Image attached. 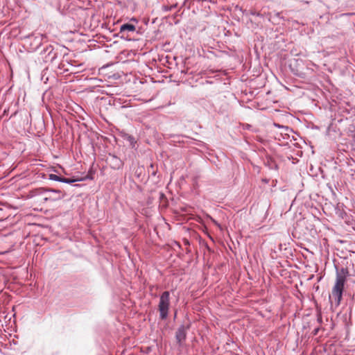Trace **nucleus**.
Returning <instances> with one entry per match:
<instances>
[{
	"instance_id": "f257e3e1",
	"label": "nucleus",
	"mask_w": 355,
	"mask_h": 355,
	"mask_svg": "<svg viewBox=\"0 0 355 355\" xmlns=\"http://www.w3.org/2000/svg\"><path fill=\"white\" fill-rule=\"evenodd\" d=\"M349 271L347 268L342 267L340 269L336 268V278L335 285L332 288L331 293L329 295V301L331 307L339 306L344 291V286L346 282Z\"/></svg>"
},
{
	"instance_id": "6e6552de",
	"label": "nucleus",
	"mask_w": 355,
	"mask_h": 355,
	"mask_svg": "<svg viewBox=\"0 0 355 355\" xmlns=\"http://www.w3.org/2000/svg\"><path fill=\"white\" fill-rule=\"evenodd\" d=\"M46 193H61V191L59 189H47L44 187H38L34 189H32L30 191V194L32 197L36 196H41Z\"/></svg>"
},
{
	"instance_id": "4be33fe9",
	"label": "nucleus",
	"mask_w": 355,
	"mask_h": 355,
	"mask_svg": "<svg viewBox=\"0 0 355 355\" xmlns=\"http://www.w3.org/2000/svg\"><path fill=\"white\" fill-rule=\"evenodd\" d=\"M151 80L153 83H155V81L154 80L153 78H150Z\"/></svg>"
},
{
	"instance_id": "aec40b11",
	"label": "nucleus",
	"mask_w": 355,
	"mask_h": 355,
	"mask_svg": "<svg viewBox=\"0 0 355 355\" xmlns=\"http://www.w3.org/2000/svg\"><path fill=\"white\" fill-rule=\"evenodd\" d=\"M154 23H155V18L152 19V24H154Z\"/></svg>"
},
{
	"instance_id": "9b49d317",
	"label": "nucleus",
	"mask_w": 355,
	"mask_h": 355,
	"mask_svg": "<svg viewBox=\"0 0 355 355\" xmlns=\"http://www.w3.org/2000/svg\"><path fill=\"white\" fill-rule=\"evenodd\" d=\"M62 178H63V176L58 175H56V174L51 173V174L49 175V179L50 180H53V181H57V182H62Z\"/></svg>"
},
{
	"instance_id": "a878e982",
	"label": "nucleus",
	"mask_w": 355,
	"mask_h": 355,
	"mask_svg": "<svg viewBox=\"0 0 355 355\" xmlns=\"http://www.w3.org/2000/svg\"><path fill=\"white\" fill-rule=\"evenodd\" d=\"M150 167H152V168L153 167V164H150Z\"/></svg>"
},
{
	"instance_id": "2eb2a0df",
	"label": "nucleus",
	"mask_w": 355,
	"mask_h": 355,
	"mask_svg": "<svg viewBox=\"0 0 355 355\" xmlns=\"http://www.w3.org/2000/svg\"><path fill=\"white\" fill-rule=\"evenodd\" d=\"M274 125L278 128H282V129H284L286 130H290V128L288 127V126H285V125H280V124H278V123H274Z\"/></svg>"
},
{
	"instance_id": "ddd939ff",
	"label": "nucleus",
	"mask_w": 355,
	"mask_h": 355,
	"mask_svg": "<svg viewBox=\"0 0 355 355\" xmlns=\"http://www.w3.org/2000/svg\"><path fill=\"white\" fill-rule=\"evenodd\" d=\"M78 181H80V178L75 179V178H67L63 177L62 182L71 184H73L76 182H78Z\"/></svg>"
},
{
	"instance_id": "20e7f679",
	"label": "nucleus",
	"mask_w": 355,
	"mask_h": 355,
	"mask_svg": "<svg viewBox=\"0 0 355 355\" xmlns=\"http://www.w3.org/2000/svg\"><path fill=\"white\" fill-rule=\"evenodd\" d=\"M41 53L45 54L44 57V62H49L51 63H53L55 61L58 55V51H55L51 45H48Z\"/></svg>"
},
{
	"instance_id": "6ab92c4d",
	"label": "nucleus",
	"mask_w": 355,
	"mask_h": 355,
	"mask_svg": "<svg viewBox=\"0 0 355 355\" xmlns=\"http://www.w3.org/2000/svg\"><path fill=\"white\" fill-rule=\"evenodd\" d=\"M156 78H157V83H161V82H163V80H159V77H158V76H157H157H156Z\"/></svg>"
},
{
	"instance_id": "7ed1b4c3",
	"label": "nucleus",
	"mask_w": 355,
	"mask_h": 355,
	"mask_svg": "<svg viewBox=\"0 0 355 355\" xmlns=\"http://www.w3.org/2000/svg\"><path fill=\"white\" fill-rule=\"evenodd\" d=\"M136 31V28L135 25L130 23H125L123 24L120 27V32L119 34H121V38L131 41V40H136V38L134 37V34Z\"/></svg>"
},
{
	"instance_id": "f8f14e48",
	"label": "nucleus",
	"mask_w": 355,
	"mask_h": 355,
	"mask_svg": "<svg viewBox=\"0 0 355 355\" xmlns=\"http://www.w3.org/2000/svg\"><path fill=\"white\" fill-rule=\"evenodd\" d=\"M94 172L92 170H89L88 173L83 178H80V181H85L87 180H92L94 179Z\"/></svg>"
},
{
	"instance_id": "f03ea898",
	"label": "nucleus",
	"mask_w": 355,
	"mask_h": 355,
	"mask_svg": "<svg viewBox=\"0 0 355 355\" xmlns=\"http://www.w3.org/2000/svg\"><path fill=\"white\" fill-rule=\"evenodd\" d=\"M169 291H164L160 296L158 309L159 311V317L162 320L167 318L169 308Z\"/></svg>"
},
{
	"instance_id": "f3484780",
	"label": "nucleus",
	"mask_w": 355,
	"mask_h": 355,
	"mask_svg": "<svg viewBox=\"0 0 355 355\" xmlns=\"http://www.w3.org/2000/svg\"><path fill=\"white\" fill-rule=\"evenodd\" d=\"M170 9H171V8H168V6H162V10H163L164 11H168V10H169Z\"/></svg>"
},
{
	"instance_id": "0eeeda50",
	"label": "nucleus",
	"mask_w": 355,
	"mask_h": 355,
	"mask_svg": "<svg viewBox=\"0 0 355 355\" xmlns=\"http://www.w3.org/2000/svg\"><path fill=\"white\" fill-rule=\"evenodd\" d=\"M141 123L147 130H153L155 125V119L153 114H144L142 117Z\"/></svg>"
},
{
	"instance_id": "dca6fc26",
	"label": "nucleus",
	"mask_w": 355,
	"mask_h": 355,
	"mask_svg": "<svg viewBox=\"0 0 355 355\" xmlns=\"http://www.w3.org/2000/svg\"><path fill=\"white\" fill-rule=\"evenodd\" d=\"M128 141L130 143V144H131L132 146H133V145H134V144H135V143H136V141H135V139L134 137H132V136H131V135H129V136L128 137Z\"/></svg>"
},
{
	"instance_id": "4468645a",
	"label": "nucleus",
	"mask_w": 355,
	"mask_h": 355,
	"mask_svg": "<svg viewBox=\"0 0 355 355\" xmlns=\"http://www.w3.org/2000/svg\"><path fill=\"white\" fill-rule=\"evenodd\" d=\"M58 69H60V70H63V71H68L69 69L65 68V64L64 62H60L58 64Z\"/></svg>"
},
{
	"instance_id": "b1692460",
	"label": "nucleus",
	"mask_w": 355,
	"mask_h": 355,
	"mask_svg": "<svg viewBox=\"0 0 355 355\" xmlns=\"http://www.w3.org/2000/svg\"><path fill=\"white\" fill-rule=\"evenodd\" d=\"M163 193H160V198H162L163 197Z\"/></svg>"
},
{
	"instance_id": "39448f33",
	"label": "nucleus",
	"mask_w": 355,
	"mask_h": 355,
	"mask_svg": "<svg viewBox=\"0 0 355 355\" xmlns=\"http://www.w3.org/2000/svg\"><path fill=\"white\" fill-rule=\"evenodd\" d=\"M189 329V325L185 326L184 324L180 325L175 332V339L177 343L181 345L182 343L186 340L187 331Z\"/></svg>"
},
{
	"instance_id": "9d476101",
	"label": "nucleus",
	"mask_w": 355,
	"mask_h": 355,
	"mask_svg": "<svg viewBox=\"0 0 355 355\" xmlns=\"http://www.w3.org/2000/svg\"><path fill=\"white\" fill-rule=\"evenodd\" d=\"M43 37H44L43 35L34 36L33 42L35 44V47H33V49H35V50H37L41 46Z\"/></svg>"
},
{
	"instance_id": "a211bd4d",
	"label": "nucleus",
	"mask_w": 355,
	"mask_h": 355,
	"mask_svg": "<svg viewBox=\"0 0 355 355\" xmlns=\"http://www.w3.org/2000/svg\"><path fill=\"white\" fill-rule=\"evenodd\" d=\"M318 331H319V329H318V328L315 329L313 331V335H317V334H318Z\"/></svg>"
},
{
	"instance_id": "5701e85b",
	"label": "nucleus",
	"mask_w": 355,
	"mask_h": 355,
	"mask_svg": "<svg viewBox=\"0 0 355 355\" xmlns=\"http://www.w3.org/2000/svg\"><path fill=\"white\" fill-rule=\"evenodd\" d=\"M53 195H55L54 196H58V194L56 193H53Z\"/></svg>"
},
{
	"instance_id": "1a4fd4ad",
	"label": "nucleus",
	"mask_w": 355,
	"mask_h": 355,
	"mask_svg": "<svg viewBox=\"0 0 355 355\" xmlns=\"http://www.w3.org/2000/svg\"><path fill=\"white\" fill-rule=\"evenodd\" d=\"M57 194H58V196H50L49 197H45L44 198V202H46V201H49V200L56 201V200H59L62 199L64 198V194H62V192L61 193H58Z\"/></svg>"
},
{
	"instance_id": "412c9836",
	"label": "nucleus",
	"mask_w": 355,
	"mask_h": 355,
	"mask_svg": "<svg viewBox=\"0 0 355 355\" xmlns=\"http://www.w3.org/2000/svg\"><path fill=\"white\" fill-rule=\"evenodd\" d=\"M152 175L155 176V171H153L152 173H151Z\"/></svg>"
},
{
	"instance_id": "393cba45",
	"label": "nucleus",
	"mask_w": 355,
	"mask_h": 355,
	"mask_svg": "<svg viewBox=\"0 0 355 355\" xmlns=\"http://www.w3.org/2000/svg\"><path fill=\"white\" fill-rule=\"evenodd\" d=\"M75 187H80V184H75Z\"/></svg>"
},
{
	"instance_id": "423d86ee",
	"label": "nucleus",
	"mask_w": 355,
	"mask_h": 355,
	"mask_svg": "<svg viewBox=\"0 0 355 355\" xmlns=\"http://www.w3.org/2000/svg\"><path fill=\"white\" fill-rule=\"evenodd\" d=\"M107 162L109 163L110 167L114 170H119L123 166V162L117 156L112 154H109L107 157Z\"/></svg>"
}]
</instances>
